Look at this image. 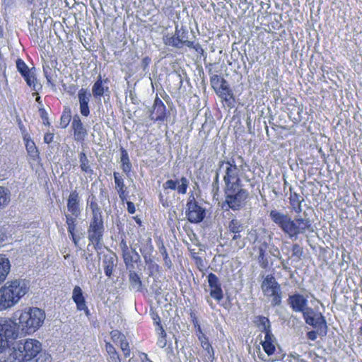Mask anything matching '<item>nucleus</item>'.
<instances>
[{"instance_id":"obj_17","label":"nucleus","mask_w":362,"mask_h":362,"mask_svg":"<svg viewBox=\"0 0 362 362\" xmlns=\"http://www.w3.org/2000/svg\"><path fill=\"white\" fill-rule=\"evenodd\" d=\"M80 197L76 190L72 191L67 199V210L75 217H78L81 210L80 209Z\"/></svg>"},{"instance_id":"obj_28","label":"nucleus","mask_w":362,"mask_h":362,"mask_svg":"<svg viewBox=\"0 0 362 362\" xmlns=\"http://www.w3.org/2000/svg\"><path fill=\"white\" fill-rule=\"evenodd\" d=\"M115 256L113 255H105L103 257V267L105 274L107 276L110 277L112 274L114 267H115Z\"/></svg>"},{"instance_id":"obj_20","label":"nucleus","mask_w":362,"mask_h":362,"mask_svg":"<svg viewBox=\"0 0 362 362\" xmlns=\"http://www.w3.org/2000/svg\"><path fill=\"white\" fill-rule=\"evenodd\" d=\"M304 320L308 325L312 326L314 328L318 329H327V322L325 317L322 315V313H316L315 315L312 317H310L308 315H305Z\"/></svg>"},{"instance_id":"obj_35","label":"nucleus","mask_w":362,"mask_h":362,"mask_svg":"<svg viewBox=\"0 0 362 362\" xmlns=\"http://www.w3.org/2000/svg\"><path fill=\"white\" fill-rule=\"evenodd\" d=\"M66 223L67 224V230L70 236H74V232L76 226V218L71 214H66Z\"/></svg>"},{"instance_id":"obj_8","label":"nucleus","mask_w":362,"mask_h":362,"mask_svg":"<svg viewBox=\"0 0 362 362\" xmlns=\"http://www.w3.org/2000/svg\"><path fill=\"white\" fill-rule=\"evenodd\" d=\"M261 288L264 296L268 298L273 307L281 305L282 299L281 288L273 275L268 274L265 276L262 283Z\"/></svg>"},{"instance_id":"obj_40","label":"nucleus","mask_w":362,"mask_h":362,"mask_svg":"<svg viewBox=\"0 0 362 362\" xmlns=\"http://www.w3.org/2000/svg\"><path fill=\"white\" fill-rule=\"evenodd\" d=\"M35 358L36 362H52V360L51 355L45 351H42V350L40 351V353Z\"/></svg>"},{"instance_id":"obj_29","label":"nucleus","mask_w":362,"mask_h":362,"mask_svg":"<svg viewBox=\"0 0 362 362\" xmlns=\"http://www.w3.org/2000/svg\"><path fill=\"white\" fill-rule=\"evenodd\" d=\"M228 230L230 233H233V240H236L237 238H240V233L243 231L244 226L240 221L233 219L228 225Z\"/></svg>"},{"instance_id":"obj_30","label":"nucleus","mask_w":362,"mask_h":362,"mask_svg":"<svg viewBox=\"0 0 362 362\" xmlns=\"http://www.w3.org/2000/svg\"><path fill=\"white\" fill-rule=\"evenodd\" d=\"M255 322L259 331L264 334H266L267 332H272L270 321L267 317L264 316H257L256 317Z\"/></svg>"},{"instance_id":"obj_15","label":"nucleus","mask_w":362,"mask_h":362,"mask_svg":"<svg viewBox=\"0 0 362 362\" xmlns=\"http://www.w3.org/2000/svg\"><path fill=\"white\" fill-rule=\"evenodd\" d=\"M189 186V181L185 177H182L180 180H168L163 184V188L165 191L168 189L177 190V192L181 194H185Z\"/></svg>"},{"instance_id":"obj_58","label":"nucleus","mask_w":362,"mask_h":362,"mask_svg":"<svg viewBox=\"0 0 362 362\" xmlns=\"http://www.w3.org/2000/svg\"><path fill=\"white\" fill-rule=\"evenodd\" d=\"M307 337L309 339L315 341L317 339V334L315 331H310L307 333Z\"/></svg>"},{"instance_id":"obj_10","label":"nucleus","mask_w":362,"mask_h":362,"mask_svg":"<svg viewBox=\"0 0 362 362\" xmlns=\"http://www.w3.org/2000/svg\"><path fill=\"white\" fill-rule=\"evenodd\" d=\"M226 195L225 202L233 211L238 210L245 204L248 197V192L242 187H235L232 189L224 188Z\"/></svg>"},{"instance_id":"obj_46","label":"nucleus","mask_w":362,"mask_h":362,"mask_svg":"<svg viewBox=\"0 0 362 362\" xmlns=\"http://www.w3.org/2000/svg\"><path fill=\"white\" fill-rule=\"evenodd\" d=\"M166 333L164 329H161L160 336L158 337L157 341V345L160 348H164L167 345V340L165 339Z\"/></svg>"},{"instance_id":"obj_23","label":"nucleus","mask_w":362,"mask_h":362,"mask_svg":"<svg viewBox=\"0 0 362 362\" xmlns=\"http://www.w3.org/2000/svg\"><path fill=\"white\" fill-rule=\"evenodd\" d=\"M71 126L74 129L75 139L76 141L83 140L87 135V131L84 128L78 115H75L73 117Z\"/></svg>"},{"instance_id":"obj_3","label":"nucleus","mask_w":362,"mask_h":362,"mask_svg":"<svg viewBox=\"0 0 362 362\" xmlns=\"http://www.w3.org/2000/svg\"><path fill=\"white\" fill-rule=\"evenodd\" d=\"M42 350V344L37 339H28L16 341L4 357V362H27L37 356Z\"/></svg>"},{"instance_id":"obj_5","label":"nucleus","mask_w":362,"mask_h":362,"mask_svg":"<svg viewBox=\"0 0 362 362\" xmlns=\"http://www.w3.org/2000/svg\"><path fill=\"white\" fill-rule=\"evenodd\" d=\"M45 319L44 310L32 307L16 311L11 320L16 323L17 332L21 329L23 332L31 334L42 325Z\"/></svg>"},{"instance_id":"obj_54","label":"nucleus","mask_w":362,"mask_h":362,"mask_svg":"<svg viewBox=\"0 0 362 362\" xmlns=\"http://www.w3.org/2000/svg\"><path fill=\"white\" fill-rule=\"evenodd\" d=\"M218 86H219L223 91L230 90L229 88L227 86V82L224 78L221 79V82L219 83Z\"/></svg>"},{"instance_id":"obj_48","label":"nucleus","mask_w":362,"mask_h":362,"mask_svg":"<svg viewBox=\"0 0 362 362\" xmlns=\"http://www.w3.org/2000/svg\"><path fill=\"white\" fill-rule=\"evenodd\" d=\"M153 250V247L151 244V238H148V240H147V245L145 248H141L140 249V251L142 253L143 256H144V258L146 259V254L147 253H151Z\"/></svg>"},{"instance_id":"obj_37","label":"nucleus","mask_w":362,"mask_h":362,"mask_svg":"<svg viewBox=\"0 0 362 362\" xmlns=\"http://www.w3.org/2000/svg\"><path fill=\"white\" fill-rule=\"evenodd\" d=\"M30 87H33L34 90H36L37 81L36 78L33 72L29 71L23 76Z\"/></svg>"},{"instance_id":"obj_26","label":"nucleus","mask_w":362,"mask_h":362,"mask_svg":"<svg viewBox=\"0 0 362 362\" xmlns=\"http://www.w3.org/2000/svg\"><path fill=\"white\" fill-rule=\"evenodd\" d=\"M129 288L134 291H141L142 288V283L139 275L133 270L129 271Z\"/></svg>"},{"instance_id":"obj_7","label":"nucleus","mask_w":362,"mask_h":362,"mask_svg":"<svg viewBox=\"0 0 362 362\" xmlns=\"http://www.w3.org/2000/svg\"><path fill=\"white\" fill-rule=\"evenodd\" d=\"M92 211V218L88 229V238L89 241L98 249L103 239L104 232L102 212L95 202H91L89 205Z\"/></svg>"},{"instance_id":"obj_50","label":"nucleus","mask_w":362,"mask_h":362,"mask_svg":"<svg viewBox=\"0 0 362 362\" xmlns=\"http://www.w3.org/2000/svg\"><path fill=\"white\" fill-rule=\"evenodd\" d=\"M221 79H223V78H221L219 76H218L216 74L211 76L210 81H211L212 87L214 88L216 87H217L219 85V83L221 82Z\"/></svg>"},{"instance_id":"obj_21","label":"nucleus","mask_w":362,"mask_h":362,"mask_svg":"<svg viewBox=\"0 0 362 362\" xmlns=\"http://www.w3.org/2000/svg\"><path fill=\"white\" fill-rule=\"evenodd\" d=\"M25 144V148L28 156L33 161L38 163L40 160V152L36 147L35 142L30 139L28 134H25L23 137Z\"/></svg>"},{"instance_id":"obj_52","label":"nucleus","mask_w":362,"mask_h":362,"mask_svg":"<svg viewBox=\"0 0 362 362\" xmlns=\"http://www.w3.org/2000/svg\"><path fill=\"white\" fill-rule=\"evenodd\" d=\"M54 139V134L52 133H46L44 136V141L46 144H50Z\"/></svg>"},{"instance_id":"obj_25","label":"nucleus","mask_w":362,"mask_h":362,"mask_svg":"<svg viewBox=\"0 0 362 362\" xmlns=\"http://www.w3.org/2000/svg\"><path fill=\"white\" fill-rule=\"evenodd\" d=\"M113 176L115 182V188L117 190L119 198L123 201L126 198V187L124 179L117 172H115Z\"/></svg>"},{"instance_id":"obj_11","label":"nucleus","mask_w":362,"mask_h":362,"mask_svg":"<svg viewBox=\"0 0 362 362\" xmlns=\"http://www.w3.org/2000/svg\"><path fill=\"white\" fill-rule=\"evenodd\" d=\"M186 215L190 223H200L205 217V209L200 206L194 196L189 197L187 204Z\"/></svg>"},{"instance_id":"obj_9","label":"nucleus","mask_w":362,"mask_h":362,"mask_svg":"<svg viewBox=\"0 0 362 362\" xmlns=\"http://www.w3.org/2000/svg\"><path fill=\"white\" fill-rule=\"evenodd\" d=\"M16 323L10 318L0 317V353L8 347L10 339L17 337Z\"/></svg>"},{"instance_id":"obj_19","label":"nucleus","mask_w":362,"mask_h":362,"mask_svg":"<svg viewBox=\"0 0 362 362\" xmlns=\"http://www.w3.org/2000/svg\"><path fill=\"white\" fill-rule=\"evenodd\" d=\"M90 97V93L86 89L81 88L78 93L80 112L84 117H88L90 114L88 103Z\"/></svg>"},{"instance_id":"obj_27","label":"nucleus","mask_w":362,"mask_h":362,"mask_svg":"<svg viewBox=\"0 0 362 362\" xmlns=\"http://www.w3.org/2000/svg\"><path fill=\"white\" fill-rule=\"evenodd\" d=\"M10 269L9 259L4 255L0 254V284L6 279Z\"/></svg>"},{"instance_id":"obj_61","label":"nucleus","mask_w":362,"mask_h":362,"mask_svg":"<svg viewBox=\"0 0 362 362\" xmlns=\"http://www.w3.org/2000/svg\"><path fill=\"white\" fill-rule=\"evenodd\" d=\"M184 45L189 48H194V42L188 40L187 38H185V40L183 41Z\"/></svg>"},{"instance_id":"obj_34","label":"nucleus","mask_w":362,"mask_h":362,"mask_svg":"<svg viewBox=\"0 0 362 362\" xmlns=\"http://www.w3.org/2000/svg\"><path fill=\"white\" fill-rule=\"evenodd\" d=\"M80 168L83 172L90 175L93 174V170L91 168L89 160L85 153L81 152L79 154Z\"/></svg>"},{"instance_id":"obj_36","label":"nucleus","mask_w":362,"mask_h":362,"mask_svg":"<svg viewBox=\"0 0 362 362\" xmlns=\"http://www.w3.org/2000/svg\"><path fill=\"white\" fill-rule=\"evenodd\" d=\"M92 92L93 95L95 98L100 97L103 95L104 88L103 86V81L100 76H99L98 79L93 84V86L92 88Z\"/></svg>"},{"instance_id":"obj_41","label":"nucleus","mask_w":362,"mask_h":362,"mask_svg":"<svg viewBox=\"0 0 362 362\" xmlns=\"http://www.w3.org/2000/svg\"><path fill=\"white\" fill-rule=\"evenodd\" d=\"M16 67L22 76L30 71L25 63L21 59L16 61Z\"/></svg>"},{"instance_id":"obj_16","label":"nucleus","mask_w":362,"mask_h":362,"mask_svg":"<svg viewBox=\"0 0 362 362\" xmlns=\"http://www.w3.org/2000/svg\"><path fill=\"white\" fill-rule=\"evenodd\" d=\"M71 298L76 303V309L79 311H83L86 315H90V310L86 305L83 292L79 286H75L72 291Z\"/></svg>"},{"instance_id":"obj_31","label":"nucleus","mask_w":362,"mask_h":362,"mask_svg":"<svg viewBox=\"0 0 362 362\" xmlns=\"http://www.w3.org/2000/svg\"><path fill=\"white\" fill-rule=\"evenodd\" d=\"M120 162L122 163V169L124 173L128 174L132 170V163L129 160L128 152L122 147L120 148Z\"/></svg>"},{"instance_id":"obj_56","label":"nucleus","mask_w":362,"mask_h":362,"mask_svg":"<svg viewBox=\"0 0 362 362\" xmlns=\"http://www.w3.org/2000/svg\"><path fill=\"white\" fill-rule=\"evenodd\" d=\"M291 259V257H288V259H284L281 258V259H279L281 261V265L283 269L288 270L289 268L288 267V260Z\"/></svg>"},{"instance_id":"obj_43","label":"nucleus","mask_w":362,"mask_h":362,"mask_svg":"<svg viewBox=\"0 0 362 362\" xmlns=\"http://www.w3.org/2000/svg\"><path fill=\"white\" fill-rule=\"evenodd\" d=\"M303 253V248L298 244H293L292 246V255L291 258L293 257H296L298 259H300Z\"/></svg>"},{"instance_id":"obj_22","label":"nucleus","mask_w":362,"mask_h":362,"mask_svg":"<svg viewBox=\"0 0 362 362\" xmlns=\"http://www.w3.org/2000/svg\"><path fill=\"white\" fill-rule=\"evenodd\" d=\"M261 344L265 353L268 356H271L274 354L276 351V345L277 344V341L272 332H267L266 334H264V339L261 341Z\"/></svg>"},{"instance_id":"obj_57","label":"nucleus","mask_w":362,"mask_h":362,"mask_svg":"<svg viewBox=\"0 0 362 362\" xmlns=\"http://www.w3.org/2000/svg\"><path fill=\"white\" fill-rule=\"evenodd\" d=\"M127 204L128 211L132 214H134L136 211L134 204L131 202H127Z\"/></svg>"},{"instance_id":"obj_45","label":"nucleus","mask_w":362,"mask_h":362,"mask_svg":"<svg viewBox=\"0 0 362 362\" xmlns=\"http://www.w3.org/2000/svg\"><path fill=\"white\" fill-rule=\"evenodd\" d=\"M119 344H120V348H121L122 351H123L124 356L126 358L129 357L130 356V349H129V343L126 340V337L124 338V339H123L122 341H121L119 342Z\"/></svg>"},{"instance_id":"obj_24","label":"nucleus","mask_w":362,"mask_h":362,"mask_svg":"<svg viewBox=\"0 0 362 362\" xmlns=\"http://www.w3.org/2000/svg\"><path fill=\"white\" fill-rule=\"evenodd\" d=\"M122 257L127 268L129 269H134V264L140 259V255L134 248H131V250L123 252Z\"/></svg>"},{"instance_id":"obj_38","label":"nucleus","mask_w":362,"mask_h":362,"mask_svg":"<svg viewBox=\"0 0 362 362\" xmlns=\"http://www.w3.org/2000/svg\"><path fill=\"white\" fill-rule=\"evenodd\" d=\"M9 201V193L7 189L0 187V208L5 206Z\"/></svg>"},{"instance_id":"obj_59","label":"nucleus","mask_w":362,"mask_h":362,"mask_svg":"<svg viewBox=\"0 0 362 362\" xmlns=\"http://www.w3.org/2000/svg\"><path fill=\"white\" fill-rule=\"evenodd\" d=\"M219 171L216 173V177L214 178V181L213 182V187L214 189H218V179H219Z\"/></svg>"},{"instance_id":"obj_6","label":"nucleus","mask_w":362,"mask_h":362,"mask_svg":"<svg viewBox=\"0 0 362 362\" xmlns=\"http://www.w3.org/2000/svg\"><path fill=\"white\" fill-rule=\"evenodd\" d=\"M250 237H254V250L257 252V261L262 269H267L273 264L272 257L281 259L279 249L273 243H267L264 238H259L257 231L250 233Z\"/></svg>"},{"instance_id":"obj_4","label":"nucleus","mask_w":362,"mask_h":362,"mask_svg":"<svg viewBox=\"0 0 362 362\" xmlns=\"http://www.w3.org/2000/svg\"><path fill=\"white\" fill-rule=\"evenodd\" d=\"M28 290L29 284L25 279L8 281L0 288V310H6L14 306Z\"/></svg>"},{"instance_id":"obj_47","label":"nucleus","mask_w":362,"mask_h":362,"mask_svg":"<svg viewBox=\"0 0 362 362\" xmlns=\"http://www.w3.org/2000/svg\"><path fill=\"white\" fill-rule=\"evenodd\" d=\"M111 337L112 340L116 343H119L125 338V336L117 330L112 331Z\"/></svg>"},{"instance_id":"obj_33","label":"nucleus","mask_w":362,"mask_h":362,"mask_svg":"<svg viewBox=\"0 0 362 362\" xmlns=\"http://www.w3.org/2000/svg\"><path fill=\"white\" fill-rule=\"evenodd\" d=\"M202 347L206 351L209 358L211 361L214 359V351L206 337L204 334L199 336Z\"/></svg>"},{"instance_id":"obj_2","label":"nucleus","mask_w":362,"mask_h":362,"mask_svg":"<svg viewBox=\"0 0 362 362\" xmlns=\"http://www.w3.org/2000/svg\"><path fill=\"white\" fill-rule=\"evenodd\" d=\"M218 171L223 173L224 188L232 189L235 187H243L242 181L250 179L245 176V168L247 167L243 158L238 156L228 159L221 160L218 163Z\"/></svg>"},{"instance_id":"obj_44","label":"nucleus","mask_w":362,"mask_h":362,"mask_svg":"<svg viewBox=\"0 0 362 362\" xmlns=\"http://www.w3.org/2000/svg\"><path fill=\"white\" fill-rule=\"evenodd\" d=\"M220 95L221 98L228 104V105H230L232 102L234 101L233 95L230 90L227 91H222Z\"/></svg>"},{"instance_id":"obj_39","label":"nucleus","mask_w":362,"mask_h":362,"mask_svg":"<svg viewBox=\"0 0 362 362\" xmlns=\"http://www.w3.org/2000/svg\"><path fill=\"white\" fill-rule=\"evenodd\" d=\"M106 350L114 362H120V359L115 349L111 344H106Z\"/></svg>"},{"instance_id":"obj_18","label":"nucleus","mask_w":362,"mask_h":362,"mask_svg":"<svg viewBox=\"0 0 362 362\" xmlns=\"http://www.w3.org/2000/svg\"><path fill=\"white\" fill-rule=\"evenodd\" d=\"M165 105L159 98L156 97L150 114L151 119L155 121H163L165 118Z\"/></svg>"},{"instance_id":"obj_53","label":"nucleus","mask_w":362,"mask_h":362,"mask_svg":"<svg viewBox=\"0 0 362 362\" xmlns=\"http://www.w3.org/2000/svg\"><path fill=\"white\" fill-rule=\"evenodd\" d=\"M40 111L41 113V117L43 119L44 123L49 124V123L48 122V117H47V114L46 111L43 108L40 109Z\"/></svg>"},{"instance_id":"obj_14","label":"nucleus","mask_w":362,"mask_h":362,"mask_svg":"<svg viewBox=\"0 0 362 362\" xmlns=\"http://www.w3.org/2000/svg\"><path fill=\"white\" fill-rule=\"evenodd\" d=\"M287 302L292 310L296 313L303 312L308 303V299L303 295L298 293L290 295Z\"/></svg>"},{"instance_id":"obj_42","label":"nucleus","mask_w":362,"mask_h":362,"mask_svg":"<svg viewBox=\"0 0 362 362\" xmlns=\"http://www.w3.org/2000/svg\"><path fill=\"white\" fill-rule=\"evenodd\" d=\"M71 120V111L68 110V111H64L61 117V122L60 124L62 127L65 128L69 124Z\"/></svg>"},{"instance_id":"obj_60","label":"nucleus","mask_w":362,"mask_h":362,"mask_svg":"<svg viewBox=\"0 0 362 362\" xmlns=\"http://www.w3.org/2000/svg\"><path fill=\"white\" fill-rule=\"evenodd\" d=\"M159 252L163 256V257H167L168 256L167 250L163 245H162L160 247H159Z\"/></svg>"},{"instance_id":"obj_62","label":"nucleus","mask_w":362,"mask_h":362,"mask_svg":"<svg viewBox=\"0 0 362 362\" xmlns=\"http://www.w3.org/2000/svg\"><path fill=\"white\" fill-rule=\"evenodd\" d=\"M150 62H151V59L150 58L145 57L142 60V64H143L144 66L146 67V66H147L149 64Z\"/></svg>"},{"instance_id":"obj_49","label":"nucleus","mask_w":362,"mask_h":362,"mask_svg":"<svg viewBox=\"0 0 362 362\" xmlns=\"http://www.w3.org/2000/svg\"><path fill=\"white\" fill-rule=\"evenodd\" d=\"M234 244V247L237 250H241L245 246V241L244 239H242L241 237L240 238H237L236 240H233L231 239V245Z\"/></svg>"},{"instance_id":"obj_1","label":"nucleus","mask_w":362,"mask_h":362,"mask_svg":"<svg viewBox=\"0 0 362 362\" xmlns=\"http://www.w3.org/2000/svg\"><path fill=\"white\" fill-rule=\"evenodd\" d=\"M269 218L290 239L296 240L299 234L314 231L311 221L308 218L297 216L292 219L288 214L276 209L270 211Z\"/></svg>"},{"instance_id":"obj_64","label":"nucleus","mask_w":362,"mask_h":362,"mask_svg":"<svg viewBox=\"0 0 362 362\" xmlns=\"http://www.w3.org/2000/svg\"><path fill=\"white\" fill-rule=\"evenodd\" d=\"M193 49H194L198 52L202 53L204 52V49L202 48L201 45L199 44L195 45Z\"/></svg>"},{"instance_id":"obj_12","label":"nucleus","mask_w":362,"mask_h":362,"mask_svg":"<svg viewBox=\"0 0 362 362\" xmlns=\"http://www.w3.org/2000/svg\"><path fill=\"white\" fill-rule=\"evenodd\" d=\"M185 38H188V31L186 28L175 26V32L174 35L166 34L163 37V43L167 46H171L176 48H180L183 45V41Z\"/></svg>"},{"instance_id":"obj_51","label":"nucleus","mask_w":362,"mask_h":362,"mask_svg":"<svg viewBox=\"0 0 362 362\" xmlns=\"http://www.w3.org/2000/svg\"><path fill=\"white\" fill-rule=\"evenodd\" d=\"M300 313L303 314V319H305V315H308L310 317H312L317 313V312H315L312 308H310L308 305L306 306V308H304V310Z\"/></svg>"},{"instance_id":"obj_13","label":"nucleus","mask_w":362,"mask_h":362,"mask_svg":"<svg viewBox=\"0 0 362 362\" xmlns=\"http://www.w3.org/2000/svg\"><path fill=\"white\" fill-rule=\"evenodd\" d=\"M209 286L210 288V296L219 303L223 298V292L219 279L214 273L207 276Z\"/></svg>"},{"instance_id":"obj_55","label":"nucleus","mask_w":362,"mask_h":362,"mask_svg":"<svg viewBox=\"0 0 362 362\" xmlns=\"http://www.w3.org/2000/svg\"><path fill=\"white\" fill-rule=\"evenodd\" d=\"M119 246L121 247V250H122V253L126 252V251H128L129 250H131V248H129L127 244V242L124 240H122L119 244Z\"/></svg>"},{"instance_id":"obj_63","label":"nucleus","mask_w":362,"mask_h":362,"mask_svg":"<svg viewBox=\"0 0 362 362\" xmlns=\"http://www.w3.org/2000/svg\"><path fill=\"white\" fill-rule=\"evenodd\" d=\"M6 235L5 233L0 229V245L5 240Z\"/></svg>"},{"instance_id":"obj_32","label":"nucleus","mask_w":362,"mask_h":362,"mask_svg":"<svg viewBox=\"0 0 362 362\" xmlns=\"http://www.w3.org/2000/svg\"><path fill=\"white\" fill-rule=\"evenodd\" d=\"M289 199L291 209L297 214L300 213L302 211L301 202L303 200L300 196L297 193L291 194Z\"/></svg>"}]
</instances>
